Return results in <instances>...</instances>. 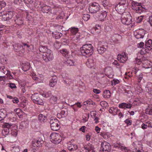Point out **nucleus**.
<instances>
[{"label": "nucleus", "mask_w": 152, "mask_h": 152, "mask_svg": "<svg viewBox=\"0 0 152 152\" xmlns=\"http://www.w3.org/2000/svg\"><path fill=\"white\" fill-rule=\"evenodd\" d=\"M80 50L83 56L88 57L91 56L93 53V47L91 44H86L80 48Z\"/></svg>", "instance_id": "f257e3e1"}, {"label": "nucleus", "mask_w": 152, "mask_h": 152, "mask_svg": "<svg viewBox=\"0 0 152 152\" xmlns=\"http://www.w3.org/2000/svg\"><path fill=\"white\" fill-rule=\"evenodd\" d=\"M132 9L137 13L141 14L146 11V9L144 7V6L141 3L133 1L132 2Z\"/></svg>", "instance_id": "f03ea898"}, {"label": "nucleus", "mask_w": 152, "mask_h": 152, "mask_svg": "<svg viewBox=\"0 0 152 152\" xmlns=\"http://www.w3.org/2000/svg\"><path fill=\"white\" fill-rule=\"evenodd\" d=\"M22 45L20 44H16L13 45L14 50L16 52L20 51L21 47L23 49H28L29 51H32L34 49V46L32 45H29L26 43H22Z\"/></svg>", "instance_id": "7ed1b4c3"}, {"label": "nucleus", "mask_w": 152, "mask_h": 152, "mask_svg": "<svg viewBox=\"0 0 152 152\" xmlns=\"http://www.w3.org/2000/svg\"><path fill=\"white\" fill-rule=\"evenodd\" d=\"M88 8L90 12L94 13L99 12L100 10V6L98 3L94 2L89 4Z\"/></svg>", "instance_id": "20e7f679"}, {"label": "nucleus", "mask_w": 152, "mask_h": 152, "mask_svg": "<svg viewBox=\"0 0 152 152\" xmlns=\"http://www.w3.org/2000/svg\"><path fill=\"white\" fill-rule=\"evenodd\" d=\"M50 137L51 142L56 144H58L62 140L61 136L58 133H52L50 135Z\"/></svg>", "instance_id": "39448f33"}, {"label": "nucleus", "mask_w": 152, "mask_h": 152, "mask_svg": "<svg viewBox=\"0 0 152 152\" xmlns=\"http://www.w3.org/2000/svg\"><path fill=\"white\" fill-rule=\"evenodd\" d=\"M145 47L141 50V53L142 54L145 53V52L149 53V51L152 49V40L149 39L146 41Z\"/></svg>", "instance_id": "423d86ee"}, {"label": "nucleus", "mask_w": 152, "mask_h": 152, "mask_svg": "<svg viewBox=\"0 0 152 152\" xmlns=\"http://www.w3.org/2000/svg\"><path fill=\"white\" fill-rule=\"evenodd\" d=\"M50 127L52 130L56 131L58 130L60 128L58 121L56 118L50 120Z\"/></svg>", "instance_id": "0eeeda50"}, {"label": "nucleus", "mask_w": 152, "mask_h": 152, "mask_svg": "<svg viewBox=\"0 0 152 152\" xmlns=\"http://www.w3.org/2000/svg\"><path fill=\"white\" fill-rule=\"evenodd\" d=\"M42 58L46 62L52 60L53 58V55L52 52L50 50H48L47 52L43 53Z\"/></svg>", "instance_id": "6e6552de"}, {"label": "nucleus", "mask_w": 152, "mask_h": 152, "mask_svg": "<svg viewBox=\"0 0 152 152\" xmlns=\"http://www.w3.org/2000/svg\"><path fill=\"white\" fill-rule=\"evenodd\" d=\"M13 13L10 11L0 13V19L4 21L7 20L12 17Z\"/></svg>", "instance_id": "1a4fd4ad"}, {"label": "nucleus", "mask_w": 152, "mask_h": 152, "mask_svg": "<svg viewBox=\"0 0 152 152\" xmlns=\"http://www.w3.org/2000/svg\"><path fill=\"white\" fill-rule=\"evenodd\" d=\"M132 18L129 14H123L121 18L122 23L124 24L129 25L131 23Z\"/></svg>", "instance_id": "9d476101"}, {"label": "nucleus", "mask_w": 152, "mask_h": 152, "mask_svg": "<svg viewBox=\"0 0 152 152\" xmlns=\"http://www.w3.org/2000/svg\"><path fill=\"white\" fill-rule=\"evenodd\" d=\"M31 99L35 104L39 105H42L43 104V100L40 98L39 95L37 93L32 95Z\"/></svg>", "instance_id": "9b49d317"}, {"label": "nucleus", "mask_w": 152, "mask_h": 152, "mask_svg": "<svg viewBox=\"0 0 152 152\" xmlns=\"http://www.w3.org/2000/svg\"><path fill=\"white\" fill-rule=\"evenodd\" d=\"M111 147L110 143L104 141L101 143L100 151L109 152Z\"/></svg>", "instance_id": "f8f14e48"}, {"label": "nucleus", "mask_w": 152, "mask_h": 152, "mask_svg": "<svg viewBox=\"0 0 152 152\" xmlns=\"http://www.w3.org/2000/svg\"><path fill=\"white\" fill-rule=\"evenodd\" d=\"M126 7L119 4L115 7V8L116 10L118 13L123 15V14H124V13L125 10L126 9Z\"/></svg>", "instance_id": "ddd939ff"}, {"label": "nucleus", "mask_w": 152, "mask_h": 152, "mask_svg": "<svg viewBox=\"0 0 152 152\" xmlns=\"http://www.w3.org/2000/svg\"><path fill=\"white\" fill-rule=\"evenodd\" d=\"M104 72L105 75L108 77L112 78L113 76L112 69L110 67H107L105 68Z\"/></svg>", "instance_id": "4468645a"}, {"label": "nucleus", "mask_w": 152, "mask_h": 152, "mask_svg": "<svg viewBox=\"0 0 152 152\" xmlns=\"http://www.w3.org/2000/svg\"><path fill=\"white\" fill-rule=\"evenodd\" d=\"M57 80V77L55 76H53L50 81V86L51 87H53L56 84Z\"/></svg>", "instance_id": "2eb2a0df"}, {"label": "nucleus", "mask_w": 152, "mask_h": 152, "mask_svg": "<svg viewBox=\"0 0 152 152\" xmlns=\"http://www.w3.org/2000/svg\"><path fill=\"white\" fill-rule=\"evenodd\" d=\"M132 106V104L130 103H123L120 104L118 105V107L120 108L125 109L126 108H131Z\"/></svg>", "instance_id": "dca6fc26"}, {"label": "nucleus", "mask_w": 152, "mask_h": 152, "mask_svg": "<svg viewBox=\"0 0 152 152\" xmlns=\"http://www.w3.org/2000/svg\"><path fill=\"white\" fill-rule=\"evenodd\" d=\"M22 69L24 72L28 70L30 68V64L28 62L22 63Z\"/></svg>", "instance_id": "f3484780"}, {"label": "nucleus", "mask_w": 152, "mask_h": 152, "mask_svg": "<svg viewBox=\"0 0 152 152\" xmlns=\"http://www.w3.org/2000/svg\"><path fill=\"white\" fill-rule=\"evenodd\" d=\"M78 148L77 145L75 144L68 143L67 145V149L70 151H74Z\"/></svg>", "instance_id": "a211bd4d"}, {"label": "nucleus", "mask_w": 152, "mask_h": 152, "mask_svg": "<svg viewBox=\"0 0 152 152\" xmlns=\"http://www.w3.org/2000/svg\"><path fill=\"white\" fill-rule=\"evenodd\" d=\"M94 60L92 58L88 59L86 62V66L89 68H91L94 65Z\"/></svg>", "instance_id": "6ab92c4d"}, {"label": "nucleus", "mask_w": 152, "mask_h": 152, "mask_svg": "<svg viewBox=\"0 0 152 152\" xmlns=\"http://www.w3.org/2000/svg\"><path fill=\"white\" fill-rule=\"evenodd\" d=\"M107 15V12L104 11L99 14L98 15V18L100 21L103 20L105 18Z\"/></svg>", "instance_id": "aec40b11"}, {"label": "nucleus", "mask_w": 152, "mask_h": 152, "mask_svg": "<svg viewBox=\"0 0 152 152\" xmlns=\"http://www.w3.org/2000/svg\"><path fill=\"white\" fill-rule=\"evenodd\" d=\"M117 59L120 62L124 63L127 60V56H122L121 54H119L117 56Z\"/></svg>", "instance_id": "412c9836"}, {"label": "nucleus", "mask_w": 152, "mask_h": 152, "mask_svg": "<svg viewBox=\"0 0 152 152\" xmlns=\"http://www.w3.org/2000/svg\"><path fill=\"white\" fill-rule=\"evenodd\" d=\"M41 10L44 13L49 14L51 12V8L50 7L47 6L42 7L41 9Z\"/></svg>", "instance_id": "4be33fe9"}, {"label": "nucleus", "mask_w": 152, "mask_h": 152, "mask_svg": "<svg viewBox=\"0 0 152 152\" xmlns=\"http://www.w3.org/2000/svg\"><path fill=\"white\" fill-rule=\"evenodd\" d=\"M39 120L42 123L46 122L47 121V117L44 115L41 114L38 116Z\"/></svg>", "instance_id": "5701e85b"}, {"label": "nucleus", "mask_w": 152, "mask_h": 152, "mask_svg": "<svg viewBox=\"0 0 152 152\" xmlns=\"http://www.w3.org/2000/svg\"><path fill=\"white\" fill-rule=\"evenodd\" d=\"M43 141L40 138H39L38 140L35 141L33 145L34 146L35 145L37 147L41 146L42 144L43 143Z\"/></svg>", "instance_id": "b1692460"}, {"label": "nucleus", "mask_w": 152, "mask_h": 152, "mask_svg": "<svg viewBox=\"0 0 152 152\" xmlns=\"http://www.w3.org/2000/svg\"><path fill=\"white\" fill-rule=\"evenodd\" d=\"M102 95L104 98H109L110 96V92L109 90H105L103 92Z\"/></svg>", "instance_id": "393cba45"}, {"label": "nucleus", "mask_w": 152, "mask_h": 152, "mask_svg": "<svg viewBox=\"0 0 152 152\" xmlns=\"http://www.w3.org/2000/svg\"><path fill=\"white\" fill-rule=\"evenodd\" d=\"M7 115L6 112L5 110H0V121L3 120Z\"/></svg>", "instance_id": "a878e982"}, {"label": "nucleus", "mask_w": 152, "mask_h": 152, "mask_svg": "<svg viewBox=\"0 0 152 152\" xmlns=\"http://www.w3.org/2000/svg\"><path fill=\"white\" fill-rule=\"evenodd\" d=\"M84 148L85 150H87L88 152H90L91 151H94V146L90 143L84 146Z\"/></svg>", "instance_id": "bb28decb"}, {"label": "nucleus", "mask_w": 152, "mask_h": 152, "mask_svg": "<svg viewBox=\"0 0 152 152\" xmlns=\"http://www.w3.org/2000/svg\"><path fill=\"white\" fill-rule=\"evenodd\" d=\"M53 36L56 39H58L62 36V34L61 33L55 31L53 32Z\"/></svg>", "instance_id": "cd10ccee"}, {"label": "nucleus", "mask_w": 152, "mask_h": 152, "mask_svg": "<svg viewBox=\"0 0 152 152\" xmlns=\"http://www.w3.org/2000/svg\"><path fill=\"white\" fill-rule=\"evenodd\" d=\"M39 50L40 52L44 53L47 52L48 50H50L47 48L45 46H41L39 48Z\"/></svg>", "instance_id": "c85d7f7f"}, {"label": "nucleus", "mask_w": 152, "mask_h": 152, "mask_svg": "<svg viewBox=\"0 0 152 152\" xmlns=\"http://www.w3.org/2000/svg\"><path fill=\"white\" fill-rule=\"evenodd\" d=\"M69 31H70L72 35H75L78 32V29L75 27H72L71 28L69 29Z\"/></svg>", "instance_id": "c756f323"}, {"label": "nucleus", "mask_w": 152, "mask_h": 152, "mask_svg": "<svg viewBox=\"0 0 152 152\" xmlns=\"http://www.w3.org/2000/svg\"><path fill=\"white\" fill-rule=\"evenodd\" d=\"M145 113L149 115H152V105L148 106L145 110Z\"/></svg>", "instance_id": "7c9ffc66"}, {"label": "nucleus", "mask_w": 152, "mask_h": 152, "mask_svg": "<svg viewBox=\"0 0 152 152\" xmlns=\"http://www.w3.org/2000/svg\"><path fill=\"white\" fill-rule=\"evenodd\" d=\"M65 64L67 66H72L74 65V62L73 60L68 58L67 59Z\"/></svg>", "instance_id": "2f4dec72"}, {"label": "nucleus", "mask_w": 152, "mask_h": 152, "mask_svg": "<svg viewBox=\"0 0 152 152\" xmlns=\"http://www.w3.org/2000/svg\"><path fill=\"white\" fill-rule=\"evenodd\" d=\"M61 114L63 117H66L68 114V110L67 109L63 108L61 112Z\"/></svg>", "instance_id": "473e14b6"}, {"label": "nucleus", "mask_w": 152, "mask_h": 152, "mask_svg": "<svg viewBox=\"0 0 152 152\" xmlns=\"http://www.w3.org/2000/svg\"><path fill=\"white\" fill-rule=\"evenodd\" d=\"M60 52L63 55L66 57L68 56L69 51L66 49H62L60 50Z\"/></svg>", "instance_id": "72a5a7b5"}, {"label": "nucleus", "mask_w": 152, "mask_h": 152, "mask_svg": "<svg viewBox=\"0 0 152 152\" xmlns=\"http://www.w3.org/2000/svg\"><path fill=\"white\" fill-rule=\"evenodd\" d=\"M106 50V49L104 47V46L102 45L101 46L98 47L97 50L100 54H101L104 53Z\"/></svg>", "instance_id": "f704fd0d"}, {"label": "nucleus", "mask_w": 152, "mask_h": 152, "mask_svg": "<svg viewBox=\"0 0 152 152\" xmlns=\"http://www.w3.org/2000/svg\"><path fill=\"white\" fill-rule=\"evenodd\" d=\"M58 99V97L56 96H52L50 99V102L52 104H55L56 103Z\"/></svg>", "instance_id": "c9c22d12"}, {"label": "nucleus", "mask_w": 152, "mask_h": 152, "mask_svg": "<svg viewBox=\"0 0 152 152\" xmlns=\"http://www.w3.org/2000/svg\"><path fill=\"white\" fill-rule=\"evenodd\" d=\"M121 38V37L118 34H115L112 37V39L114 41H118Z\"/></svg>", "instance_id": "e433bc0d"}, {"label": "nucleus", "mask_w": 152, "mask_h": 152, "mask_svg": "<svg viewBox=\"0 0 152 152\" xmlns=\"http://www.w3.org/2000/svg\"><path fill=\"white\" fill-rule=\"evenodd\" d=\"M9 132L10 130L9 129L5 128L2 130V134L3 135L5 136L9 134Z\"/></svg>", "instance_id": "4c0bfd02"}, {"label": "nucleus", "mask_w": 152, "mask_h": 152, "mask_svg": "<svg viewBox=\"0 0 152 152\" xmlns=\"http://www.w3.org/2000/svg\"><path fill=\"white\" fill-rule=\"evenodd\" d=\"M101 27L99 25H96L95 27L92 28L93 30H94L96 33H99L101 31Z\"/></svg>", "instance_id": "58836bf2"}, {"label": "nucleus", "mask_w": 152, "mask_h": 152, "mask_svg": "<svg viewBox=\"0 0 152 152\" xmlns=\"http://www.w3.org/2000/svg\"><path fill=\"white\" fill-rule=\"evenodd\" d=\"M119 4L127 7L128 5V0H120Z\"/></svg>", "instance_id": "ea45409f"}, {"label": "nucleus", "mask_w": 152, "mask_h": 152, "mask_svg": "<svg viewBox=\"0 0 152 152\" xmlns=\"http://www.w3.org/2000/svg\"><path fill=\"white\" fill-rule=\"evenodd\" d=\"M16 23L19 26H20L23 24V22L22 19L18 18L15 20Z\"/></svg>", "instance_id": "a19ab883"}, {"label": "nucleus", "mask_w": 152, "mask_h": 152, "mask_svg": "<svg viewBox=\"0 0 152 152\" xmlns=\"http://www.w3.org/2000/svg\"><path fill=\"white\" fill-rule=\"evenodd\" d=\"M146 90L149 94L152 95V86H148L146 88Z\"/></svg>", "instance_id": "79ce46f5"}, {"label": "nucleus", "mask_w": 152, "mask_h": 152, "mask_svg": "<svg viewBox=\"0 0 152 152\" xmlns=\"http://www.w3.org/2000/svg\"><path fill=\"white\" fill-rule=\"evenodd\" d=\"M90 15L88 14H86L84 15L83 18L84 20L87 21L90 18Z\"/></svg>", "instance_id": "37998d69"}, {"label": "nucleus", "mask_w": 152, "mask_h": 152, "mask_svg": "<svg viewBox=\"0 0 152 152\" xmlns=\"http://www.w3.org/2000/svg\"><path fill=\"white\" fill-rule=\"evenodd\" d=\"M151 71V66L150 64H149V66H148L147 68L146 67V69L145 70V71L146 73L150 72Z\"/></svg>", "instance_id": "c03bdc74"}, {"label": "nucleus", "mask_w": 152, "mask_h": 152, "mask_svg": "<svg viewBox=\"0 0 152 152\" xmlns=\"http://www.w3.org/2000/svg\"><path fill=\"white\" fill-rule=\"evenodd\" d=\"M115 147L121 148L122 149L126 150V147H123L121 146V145L120 144V143H117V144L114 145Z\"/></svg>", "instance_id": "a18cd8bd"}, {"label": "nucleus", "mask_w": 152, "mask_h": 152, "mask_svg": "<svg viewBox=\"0 0 152 152\" xmlns=\"http://www.w3.org/2000/svg\"><path fill=\"white\" fill-rule=\"evenodd\" d=\"M5 2L3 1H0V10L6 5Z\"/></svg>", "instance_id": "49530a36"}, {"label": "nucleus", "mask_w": 152, "mask_h": 152, "mask_svg": "<svg viewBox=\"0 0 152 152\" xmlns=\"http://www.w3.org/2000/svg\"><path fill=\"white\" fill-rule=\"evenodd\" d=\"M135 37L137 39H139L141 38H143V36L138 32L137 33V34L135 35Z\"/></svg>", "instance_id": "de8ad7c7"}, {"label": "nucleus", "mask_w": 152, "mask_h": 152, "mask_svg": "<svg viewBox=\"0 0 152 152\" xmlns=\"http://www.w3.org/2000/svg\"><path fill=\"white\" fill-rule=\"evenodd\" d=\"M113 112L112 114L113 115H115L117 114V113L120 111V110H118L117 108H114L113 110Z\"/></svg>", "instance_id": "09e8293b"}, {"label": "nucleus", "mask_w": 152, "mask_h": 152, "mask_svg": "<svg viewBox=\"0 0 152 152\" xmlns=\"http://www.w3.org/2000/svg\"><path fill=\"white\" fill-rule=\"evenodd\" d=\"M143 17L142 16L139 17L137 19V23H141L143 19Z\"/></svg>", "instance_id": "8fccbe9b"}, {"label": "nucleus", "mask_w": 152, "mask_h": 152, "mask_svg": "<svg viewBox=\"0 0 152 152\" xmlns=\"http://www.w3.org/2000/svg\"><path fill=\"white\" fill-rule=\"evenodd\" d=\"M34 0H23L24 2L27 4H32L34 2Z\"/></svg>", "instance_id": "3c124183"}, {"label": "nucleus", "mask_w": 152, "mask_h": 152, "mask_svg": "<svg viewBox=\"0 0 152 152\" xmlns=\"http://www.w3.org/2000/svg\"><path fill=\"white\" fill-rule=\"evenodd\" d=\"M100 104L102 107H105L107 106V103L105 102L102 101L100 102Z\"/></svg>", "instance_id": "603ef678"}, {"label": "nucleus", "mask_w": 152, "mask_h": 152, "mask_svg": "<svg viewBox=\"0 0 152 152\" xmlns=\"http://www.w3.org/2000/svg\"><path fill=\"white\" fill-rule=\"evenodd\" d=\"M17 130L13 131L11 132V134L13 136L15 137L17 135Z\"/></svg>", "instance_id": "864d4df0"}, {"label": "nucleus", "mask_w": 152, "mask_h": 152, "mask_svg": "<svg viewBox=\"0 0 152 152\" xmlns=\"http://www.w3.org/2000/svg\"><path fill=\"white\" fill-rule=\"evenodd\" d=\"M51 95V93L50 91H48L47 92L45 96V97L46 98H48V97H50Z\"/></svg>", "instance_id": "5fc2aeb1"}, {"label": "nucleus", "mask_w": 152, "mask_h": 152, "mask_svg": "<svg viewBox=\"0 0 152 152\" xmlns=\"http://www.w3.org/2000/svg\"><path fill=\"white\" fill-rule=\"evenodd\" d=\"M144 44L143 42H141L140 43L138 44L137 46L138 48H143V47L144 46Z\"/></svg>", "instance_id": "6e6d98bb"}, {"label": "nucleus", "mask_w": 152, "mask_h": 152, "mask_svg": "<svg viewBox=\"0 0 152 152\" xmlns=\"http://www.w3.org/2000/svg\"><path fill=\"white\" fill-rule=\"evenodd\" d=\"M4 126L5 128H7L9 129V128L11 126V125L9 123H5L4 124Z\"/></svg>", "instance_id": "4d7b16f0"}, {"label": "nucleus", "mask_w": 152, "mask_h": 152, "mask_svg": "<svg viewBox=\"0 0 152 152\" xmlns=\"http://www.w3.org/2000/svg\"><path fill=\"white\" fill-rule=\"evenodd\" d=\"M132 121L128 119H126L125 121V123L128 125H131L132 123Z\"/></svg>", "instance_id": "13d9d810"}, {"label": "nucleus", "mask_w": 152, "mask_h": 152, "mask_svg": "<svg viewBox=\"0 0 152 152\" xmlns=\"http://www.w3.org/2000/svg\"><path fill=\"white\" fill-rule=\"evenodd\" d=\"M26 124L27 125L28 124L26 123V122L25 121H22L21 123V125H22L23 127H26L27 126Z\"/></svg>", "instance_id": "bf43d9fd"}, {"label": "nucleus", "mask_w": 152, "mask_h": 152, "mask_svg": "<svg viewBox=\"0 0 152 152\" xmlns=\"http://www.w3.org/2000/svg\"><path fill=\"white\" fill-rule=\"evenodd\" d=\"M148 21L149 22L151 26H152V16L149 17Z\"/></svg>", "instance_id": "052dcab7"}, {"label": "nucleus", "mask_w": 152, "mask_h": 152, "mask_svg": "<svg viewBox=\"0 0 152 152\" xmlns=\"http://www.w3.org/2000/svg\"><path fill=\"white\" fill-rule=\"evenodd\" d=\"M148 124V127L152 128V121H151L148 122L147 123Z\"/></svg>", "instance_id": "680f3d73"}, {"label": "nucleus", "mask_w": 152, "mask_h": 152, "mask_svg": "<svg viewBox=\"0 0 152 152\" xmlns=\"http://www.w3.org/2000/svg\"><path fill=\"white\" fill-rule=\"evenodd\" d=\"M12 101L14 103H17L19 102L18 99L17 97H15L13 98Z\"/></svg>", "instance_id": "e2e57ef3"}, {"label": "nucleus", "mask_w": 152, "mask_h": 152, "mask_svg": "<svg viewBox=\"0 0 152 152\" xmlns=\"http://www.w3.org/2000/svg\"><path fill=\"white\" fill-rule=\"evenodd\" d=\"M93 91L94 93L96 94H99L101 92L100 90L96 89H94Z\"/></svg>", "instance_id": "0e129e2a"}, {"label": "nucleus", "mask_w": 152, "mask_h": 152, "mask_svg": "<svg viewBox=\"0 0 152 152\" xmlns=\"http://www.w3.org/2000/svg\"><path fill=\"white\" fill-rule=\"evenodd\" d=\"M5 69V67L4 66H0V71L1 72H3L4 74L5 73L4 69Z\"/></svg>", "instance_id": "69168bd1"}, {"label": "nucleus", "mask_w": 152, "mask_h": 152, "mask_svg": "<svg viewBox=\"0 0 152 152\" xmlns=\"http://www.w3.org/2000/svg\"><path fill=\"white\" fill-rule=\"evenodd\" d=\"M9 86L12 88L13 89V88H16V86L15 85V84L12 83H10V84Z\"/></svg>", "instance_id": "338daca9"}, {"label": "nucleus", "mask_w": 152, "mask_h": 152, "mask_svg": "<svg viewBox=\"0 0 152 152\" xmlns=\"http://www.w3.org/2000/svg\"><path fill=\"white\" fill-rule=\"evenodd\" d=\"M142 128L143 129H145L147 128L148 126V124H142L141 126Z\"/></svg>", "instance_id": "774afa93"}]
</instances>
